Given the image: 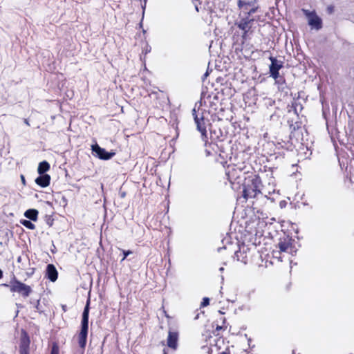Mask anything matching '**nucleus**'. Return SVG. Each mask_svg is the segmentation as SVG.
Here are the masks:
<instances>
[{
    "label": "nucleus",
    "instance_id": "f257e3e1",
    "mask_svg": "<svg viewBox=\"0 0 354 354\" xmlns=\"http://www.w3.org/2000/svg\"><path fill=\"white\" fill-rule=\"evenodd\" d=\"M262 182L258 175L251 176L243 185V196L248 199L254 198L261 193Z\"/></svg>",
    "mask_w": 354,
    "mask_h": 354
},
{
    "label": "nucleus",
    "instance_id": "58836bf2",
    "mask_svg": "<svg viewBox=\"0 0 354 354\" xmlns=\"http://www.w3.org/2000/svg\"><path fill=\"white\" fill-rule=\"evenodd\" d=\"M221 249H222V248H218V251L220 252Z\"/></svg>",
    "mask_w": 354,
    "mask_h": 354
},
{
    "label": "nucleus",
    "instance_id": "473e14b6",
    "mask_svg": "<svg viewBox=\"0 0 354 354\" xmlns=\"http://www.w3.org/2000/svg\"><path fill=\"white\" fill-rule=\"evenodd\" d=\"M21 181L24 184H25V178L23 175L21 176Z\"/></svg>",
    "mask_w": 354,
    "mask_h": 354
},
{
    "label": "nucleus",
    "instance_id": "6e6552de",
    "mask_svg": "<svg viewBox=\"0 0 354 354\" xmlns=\"http://www.w3.org/2000/svg\"><path fill=\"white\" fill-rule=\"evenodd\" d=\"M254 21V19H251L248 17H245L241 19L236 23L237 27L243 31H245V34H248L249 32L251 24Z\"/></svg>",
    "mask_w": 354,
    "mask_h": 354
},
{
    "label": "nucleus",
    "instance_id": "5701e85b",
    "mask_svg": "<svg viewBox=\"0 0 354 354\" xmlns=\"http://www.w3.org/2000/svg\"><path fill=\"white\" fill-rule=\"evenodd\" d=\"M257 10H258V7L257 6L255 7L254 6L250 10L247 11L245 17H250V15H252V14L255 13L257 11Z\"/></svg>",
    "mask_w": 354,
    "mask_h": 354
},
{
    "label": "nucleus",
    "instance_id": "20e7f679",
    "mask_svg": "<svg viewBox=\"0 0 354 354\" xmlns=\"http://www.w3.org/2000/svg\"><path fill=\"white\" fill-rule=\"evenodd\" d=\"M4 286H9L8 284H3ZM10 291L21 294L23 297H27L32 292L30 286L17 280L15 277L10 286Z\"/></svg>",
    "mask_w": 354,
    "mask_h": 354
},
{
    "label": "nucleus",
    "instance_id": "aec40b11",
    "mask_svg": "<svg viewBox=\"0 0 354 354\" xmlns=\"http://www.w3.org/2000/svg\"><path fill=\"white\" fill-rule=\"evenodd\" d=\"M292 109H293L295 113H296L297 115H299L298 110L299 109V111H301L302 109V107L299 103H298L297 102H294L292 104Z\"/></svg>",
    "mask_w": 354,
    "mask_h": 354
},
{
    "label": "nucleus",
    "instance_id": "4be33fe9",
    "mask_svg": "<svg viewBox=\"0 0 354 354\" xmlns=\"http://www.w3.org/2000/svg\"><path fill=\"white\" fill-rule=\"evenodd\" d=\"M270 77L274 78L276 82H278V79L280 77L279 73V71H270Z\"/></svg>",
    "mask_w": 354,
    "mask_h": 354
},
{
    "label": "nucleus",
    "instance_id": "39448f33",
    "mask_svg": "<svg viewBox=\"0 0 354 354\" xmlns=\"http://www.w3.org/2000/svg\"><path fill=\"white\" fill-rule=\"evenodd\" d=\"M193 115L196 128L201 133V138L203 141H207L206 122L203 113H196L195 109H193Z\"/></svg>",
    "mask_w": 354,
    "mask_h": 354
},
{
    "label": "nucleus",
    "instance_id": "0eeeda50",
    "mask_svg": "<svg viewBox=\"0 0 354 354\" xmlns=\"http://www.w3.org/2000/svg\"><path fill=\"white\" fill-rule=\"evenodd\" d=\"M89 304L90 301L88 300L84 307L82 318L81 322V330L80 333L88 334V315H89Z\"/></svg>",
    "mask_w": 354,
    "mask_h": 354
},
{
    "label": "nucleus",
    "instance_id": "393cba45",
    "mask_svg": "<svg viewBox=\"0 0 354 354\" xmlns=\"http://www.w3.org/2000/svg\"><path fill=\"white\" fill-rule=\"evenodd\" d=\"M50 354H59V348L56 344L53 345Z\"/></svg>",
    "mask_w": 354,
    "mask_h": 354
},
{
    "label": "nucleus",
    "instance_id": "2f4dec72",
    "mask_svg": "<svg viewBox=\"0 0 354 354\" xmlns=\"http://www.w3.org/2000/svg\"><path fill=\"white\" fill-rule=\"evenodd\" d=\"M24 123L28 125V126H30V124H29V122H28V119H24Z\"/></svg>",
    "mask_w": 354,
    "mask_h": 354
},
{
    "label": "nucleus",
    "instance_id": "423d86ee",
    "mask_svg": "<svg viewBox=\"0 0 354 354\" xmlns=\"http://www.w3.org/2000/svg\"><path fill=\"white\" fill-rule=\"evenodd\" d=\"M92 151L95 156L101 160H110L115 156L114 152H108L104 148L100 147L97 144L92 145Z\"/></svg>",
    "mask_w": 354,
    "mask_h": 354
},
{
    "label": "nucleus",
    "instance_id": "9b49d317",
    "mask_svg": "<svg viewBox=\"0 0 354 354\" xmlns=\"http://www.w3.org/2000/svg\"><path fill=\"white\" fill-rule=\"evenodd\" d=\"M50 176L48 174H41L35 179V183L41 187H46L49 185Z\"/></svg>",
    "mask_w": 354,
    "mask_h": 354
},
{
    "label": "nucleus",
    "instance_id": "c85d7f7f",
    "mask_svg": "<svg viewBox=\"0 0 354 354\" xmlns=\"http://www.w3.org/2000/svg\"><path fill=\"white\" fill-rule=\"evenodd\" d=\"M328 11L329 13H332L333 12V7L329 6L328 8Z\"/></svg>",
    "mask_w": 354,
    "mask_h": 354
},
{
    "label": "nucleus",
    "instance_id": "2eb2a0df",
    "mask_svg": "<svg viewBox=\"0 0 354 354\" xmlns=\"http://www.w3.org/2000/svg\"><path fill=\"white\" fill-rule=\"evenodd\" d=\"M49 169H50L49 163L47 161L44 160L39 164V166L37 168V172L39 174V175H41L43 174H46L45 173L46 171H48Z\"/></svg>",
    "mask_w": 354,
    "mask_h": 354
},
{
    "label": "nucleus",
    "instance_id": "f3484780",
    "mask_svg": "<svg viewBox=\"0 0 354 354\" xmlns=\"http://www.w3.org/2000/svg\"><path fill=\"white\" fill-rule=\"evenodd\" d=\"M255 1H245L239 0L237 6L239 8H243L244 10H248V6H254Z\"/></svg>",
    "mask_w": 354,
    "mask_h": 354
},
{
    "label": "nucleus",
    "instance_id": "f704fd0d",
    "mask_svg": "<svg viewBox=\"0 0 354 354\" xmlns=\"http://www.w3.org/2000/svg\"><path fill=\"white\" fill-rule=\"evenodd\" d=\"M3 277V272L2 270L0 269V279Z\"/></svg>",
    "mask_w": 354,
    "mask_h": 354
},
{
    "label": "nucleus",
    "instance_id": "e433bc0d",
    "mask_svg": "<svg viewBox=\"0 0 354 354\" xmlns=\"http://www.w3.org/2000/svg\"><path fill=\"white\" fill-rule=\"evenodd\" d=\"M207 75H208V73H207V72H206V73H205L204 76H205V77H207Z\"/></svg>",
    "mask_w": 354,
    "mask_h": 354
},
{
    "label": "nucleus",
    "instance_id": "72a5a7b5",
    "mask_svg": "<svg viewBox=\"0 0 354 354\" xmlns=\"http://www.w3.org/2000/svg\"><path fill=\"white\" fill-rule=\"evenodd\" d=\"M39 301L38 300V301H37V304H36V306H35V308H36L37 309H39Z\"/></svg>",
    "mask_w": 354,
    "mask_h": 354
},
{
    "label": "nucleus",
    "instance_id": "4468645a",
    "mask_svg": "<svg viewBox=\"0 0 354 354\" xmlns=\"http://www.w3.org/2000/svg\"><path fill=\"white\" fill-rule=\"evenodd\" d=\"M24 216L31 221H36L37 220L38 211L35 209H29L25 212Z\"/></svg>",
    "mask_w": 354,
    "mask_h": 354
},
{
    "label": "nucleus",
    "instance_id": "dca6fc26",
    "mask_svg": "<svg viewBox=\"0 0 354 354\" xmlns=\"http://www.w3.org/2000/svg\"><path fill=\"white\" fill-rule=\"evenodd\" d=\"M234 258H236L237 261H240L244 263H246L248 261L247 256L245 254L244 250L241 251V248L234 252Z\"/></svg>",
    "mask_w": 354,
    "mask_h": 354
},
{
    "label": "nucleus",
    "instance_id": "cd10ccee",
    "mask_svg": "<svg viewBox=\"0 0 354 354\" xmlns=\"http://www.w3.org/2000/svg\"><path fill=\"white\" fill-rule=\"evenodd\" d=\"M20 353H21V354H28V348H21Z\"/></svg>",
    "mask_w": 354,
    "mask_h": 354
},
{
    "label": "nucleus",
    "instance_id": "4c0bfd02",
    "mask_svg": "<svg viewBox=\"0 0 354 354\" xmlns=\"http://www.w3.org/2000/svg\"><path fill=\"white\" fill-rule=\"evenodd\" d=\"M149 51H150V48H149V49H147V50H146V53H147V52H149Z\"/></svg>",
    "mask_w": 354,
    "mask_h": 354
},
{
    "label": "nucleus",
    "instance_id": "ddd939ff",
    "mask_svg": "<svg viewBox=\"0 0 354 354\" xmlns=\"http://www.w3.org/2000/svg\"><path fill=\"white\" fill-rule=\"evenodd\" d=\"M308 24L317 30H319L322 27V19L316 15H313L311 17H310L308 20Z\"/></svg>",
    "mask_w": 354,
    "mask_h": 354
},
{
    "label": "nucleus",
    "instance_id": "c9c22d12",
    "mask_svg": "<svg viewBox=\"0 0 354 354\" xmlns=\"http://www.w3.org/2000/svg\"><path fill=\"white\" fill-rule=\"evenodd\" d=\"M221 354H230V353L226 352V351H223V352H222Z\"/></svg>",
    "mask_w": 354,
    "mask_h": 354
},
{
    "label": "nucleus",
    "instance_id": "c756f323",
    "mask_svg": "<svg viewBox=\"0 0 354 354\" xmlns=\"http://www.w3.org/2000/svg\"><path fill=\"white\" fill-rule=\"evenodd\" d=\"M284 82L283 79L282 77H280L278 79V82H276V83L279 84V83H281V82Z\"/></svg>",
    "mask_w": 354,
    "mask_h": 354
},
{
    "label": "nucleus",
    "instance_id": "7ed1b4c3",
    "mask_svg": "<svg viewBox=\"0 0 354 354\" xmlns=\"http://www.w3.org/2000/svg\"><path fill=\"white\" fill-rule=\"evenodd\" d=\"M246 166L242 165H236L228 166L226 169V176L227 177L228 180L230 183H234V181L240 179L241 178V174H246L248 171L245 170Z\"/></svg>",
    "mask_w": 354,
    "mask_h": 354
},
{
    "label": "nucleus",
    "instance_id": "1a4fd4ad",
    "mask_svg": "<svg viewBox=\"0 0 354 354\" xmlns=\"http://www.w3.org/2000/svg\"><path fill=\"white\" fill-rule=\"evenodd\" d=\"M178 333L176 331H169L167 337V346L173 349H176L178 345Z\"/></svg>",
    "mask_w": 354,
    "mask_h": 354
},
{
    "label": "nucleus",
    "instance_id": "ea45409f",
    "mask_svg": "<svg viewBox=\"0 0 354 354\" xmlns=\"http://www.w3.org/2000/svg\"><path fill=\"white\" fill-rule=\"evenodd\" d=\"M196 10L197 11H198V6H196Z\"/></svg>",
    "mask_w": 354,
    "mask_h": 354
},
{
    "label": "nucleus",
    "instance_id": "bb28decb",
    "mask_svg": "<svg viewBox=\"0 0 354 354\" xmlns=\"http://www.w3.org/2000/svg\"><path fill=\"white\" fill-rule=\"evenodd\" d=\"M223 328L222 326H217L216 328V330L214 332V335H218L219 333H218L220 330H221Z\"/></svg>",
    "mask_w": 354,
    "mask_h": 354
},
{
    "label": "nucleus",
    "instance_id": "a19ab883",
    "mask_svg": "<svg viewBox=\"0 0 354 354\" xmlns=\"http://www.w3.org/2000/svg\"><path fill=\"white\" fill-rule=\"evenodd\" d=\"M146 2V0H144Z\"/></svg>",
    "mask_w": 354,
    "mask_h": 354
},
{
    "label": "nucleus",
    "instance_id": "f03ea898",
    "mask_svg": "<svg viewBox=\"0 0 354 354\" xmlns=\"http://www.w3.org/2000/svg\"><path fill=\"white\" fill-rule=\"evenodd\" d=\"M292 243L293 240L288 236L281 238L277 245V248H279V250L273 251V255L278 259H281V257H277V254H280L281 252L292 254L295 252Z\"/></svg>",
    "mask_w": 354,
    "mask_h": 354
},
{
    "label": "nucleus",
    "instance_id": "412c9836",
    "mask_svg": "<svg viewBox=\"0 0 354 354\" xmlns=\"http://www.w3.org/2000/svg\"><path fill=\"white\" fill-rule=\"evenodd\" d=\"M29 339L28 338H23L21 339V345H20V348H28V346H29Z\"/></svg>",
    "mask_w": 354,
    "mask_h": 354
},
{
    "label": "nucleus",
    "instance_id": "a211bd4d",
    "mask_svg": "<svg viewBox=\"0 0 354 354\" xmlns=\"http://www.w3.org/2000/svg\"><path fill=\"white\" fill-rule=\"evenodd\" d=\"M87 335L86 333H80L78 335V344L81 348L84 349L86 344V339H87Z\"/></svg>",
    "mask_w": 354,
    "mask_h": 354
},
{
    "label": "nucleus",
    "instance_id": "a878e982",
    "mask_svg": "<svg viewBox=\"0 0 354 354\" xmlns=\"http://www.w3.org/2000/svg\"><path fill=\"white\" fill-rule=\"evenodd\" d=\"M209 304V299L207 297H204L203 299V301L201 304V307H205L208 306Z\"/></svg>",
    "mask_w": 354,
    "mask_h": 354
},
{
    "label": "nucleus",
    "instance_id": "6ab92c4d",
    "mask_svg": "<svg viewBox=\"0 0 354 354\" xmlns=\"http://www.w3.org/2000/svg\"><path fill=\"white\" fill-rule=\"evenodd\" d=\"M21 223L24 227H27L28 229L34 230L35 228V225L30 221L23 220L21 221Z\"/></svg>",
    "mask_w": 354,
    "mask_h": 354
},
{
    "label": "nucleus",
    "instance_id": "7c9ffc66",
    "mask_svg": "<svg viewBox=\"0 0 354 354\" xmlns=\"http://www.w3.org/2000/svg\"><path fill=\"white\" fill-rule=\"evenodd\" d=\"M247 35H248V34H245V31H243V35H242V38H243V39H246V37H247Z\"/></svg>",
    "mask_w": 354,
    "mask_h": 354
},
{
    "label": "nucleus",
    "instance_id": "f8f14e48",
    "mask_svg": "<svg viewBox=\"0 0 354 354\" xmlns=\"http://www.w3.org/2000/svg\"><path fill=\"white\" fill-rule=\"evenodd\" d=\"M269 59L271 62V64L269 66L270 71H279L281 68H283V62L281 61L277 60L276 57L270 56Z\"/></svg>",
    "mask_w": 354,
    "mask_h": 354
},
{
    "label": "nucleus",
    "instance_id": "b1692460",
    "mask_svg": "<svg viewBox=\"0 0 354 354\" xmlns=\"http://www.w3.org/2000/svg\"><path fill=\"white\" fill-rule=\"evenodd\" d=\"M123 254V258L121 259V261H123L129 254H132V251L131 250H122Z\"/></svg>",
    "mask_w": 354,
    "mask_h": 354
},
{
    "label": "nucleus",
    "instance_id": "9d476101",
    "mask_svg": "<svg viewBox=\"0 0 354 354\" xmlns=\"http://www.w3.org/2000/svg\"><path fill=\"white\" fill-rule=\"evenodd\" d=\"M58 276V272L53 264H48L46 267V277L52 282H55Z\"/></svg>",
    "mask_w": 354,
    "mask_h": 354
}]
</instances>
